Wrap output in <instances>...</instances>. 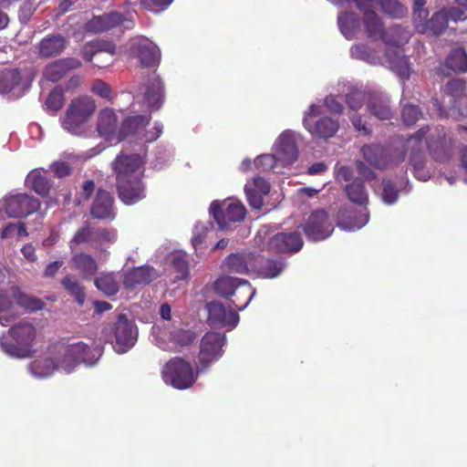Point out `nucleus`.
Wrapping results in <instances>:
<instances>
[{
    "instance_id": "nucleus-18",
    "label": "nucleus",
    "mask_w": 467,
    "mask_h": 467,
    "mask_svg": "<svg viewBox=\"0 0 467 467\" xmlns=\"http://www.w3.org/2000/svg\"><path fill=\"white\" fill-rule=\"evenodd\" d=\"M143 164V161L139 153L125 155L119 153L111 162L112 171L116 174V188L120 183L122 174L126 179L134 175Z\"/></svg>"
},
{
    "instance_id": "nucleus-19",
    "label": "nucleus",
    "mask_w": 467,
    "mask_h": 467,
    "mask_svg": "<svg viewBox=\"0 0 467 467\" xmlns=\"http://www.w3.org/2000/svg\"><path fill=\"white\" fill-rule=\"evenodd\" d=\"M429 128H420L415 134L408 138L406 147L410 148L409 162L412 166L415 175H419L425 167V155L422 151L424 139L429 132Z\"/></svg>"
},
{
    "instance_id": "nucleus-21",
    "label": "nucleus",
    "mask_w": 467,
    "mask_h": 467,
    "mask_svg": "<svg viewBox=\"0 0 467 467\" xmlns=\"http://www.w3.org/2000/svg\"><path fill=\"white\" fill-rule=\"evenodd\" d=\"M304 241L299 233H277L268 242V247L275 253H297L303 247Z\"/></svg>"
},
{
    "instance_id": "nucleus-13",
    "label": "nucleus",
    "mask_w": 467,
    "mask_h": 467,
    "mask_svg": "<svg viewBox=\"0 0 467 467\" xmlns=\"http://www.w3.org/2000/svg\"><path fill=\"white\" fill-rule=\"evenodd\" d=\"M143 176L144 172L140 170L128 179L123 174L120 176L117 192L120 201L125 204H134L146 197V185L142 182Z\"/></svg>"
},
{
    "instance_id": "nucleus-61",
    "label": "nucleus",
    "mask_w": 467,
    "mask_h": 467,
    "mask_svg": "<svg viewBox=\"0 0 467 467\" xmlns=\"http://www.w3.org/2000/svg\"><path fill=\"white\" fill-rule=\"evenodd\" d=\"M91 90L97 96L102 98H110L111 96L110 86H109L108 83L104 82V80L101 79H97L94 81L91 87Z\"/></svg>"
},
{
    "instance_id": "nucleus-63",
    "label": "nucleus",
    "mask_w": 467,
    "mask_h": 467,
    "mask_svg": "<svg viewBox=\"0 0 467 467\" xmlns=\"http://www.w3.org/2000/svg\"><path fill=\"white\" fill-rule=\"evenodd\" d=\"M162 130L163 125L161 124V122H154L152 130L144 132L143 141H145L146 143H150V141L156 140V139L160 138Z\"/></svg>"
},
{
    "instance_id": "nucleus-59",
    "label": "nucleus",
    "mask_w": 467,
    "mask_h": 467,
    "mask_svg": "<svg viewBox=\"0 0 467 467\" xmlns=\"http://www.w3.org/2000/svg\"><path fill=\"white\" fill-rule=\"evenodd\" d=\"M284 267L285 264L281 261H268L263 267V273L265 277H276V275L281 274Z\"/></svg>"
},
{
    "instance_id": "nucleus-31",
    "label": "nucleus",
    "mask_w": 467,
    "mask_h": 467,
    "mask_svg": "<svg viewBox=\"0 0 467 467\" xmlns=\"http://www.w3.org/2000/svg\"><path fill=\"white\" fill-rule=\"evenodd\" d=\"M143 100L150 109H159L164 100V86L162 80L153 76L146 85Z\"/></svg>"
},
{
    "instance_id": "nucleus-10",
    "label": "nucleus",
    "mask_w": 467,
    "mask_h": 467,
    "mask_svg": "<svg viewBox=\"0 0 467 467\" xmlns=\"http://www.w3.org/2000/svg\"><path fill=\"white\" fill-rule=\"evenodd\" d=\"M426 144L431 156L438 161L451 160L457 150V143L452 133L444 127L436 128Z\"/></svg>"
},
{
    "instance_id": "nucleus-55",
    "label": "nucleus",
    "mask_w": 467,
    "mask_h": 467,
    "mask_svg": "<svg viewBox=\"0 0 467 467\" xmlns=\"http://www.w3.org/2000/svg\"><path fill=\"white\" fill-rule=\"evenodd\" d=\"M117 233L114 229L98 228L93 229V242L112 243L116 240Z\"/></svg>"
},
{
    "instance_id": "nucleus-62",
    "label": "nucleus",
    "mask_w": 467,
    "mask_h": 467,
    "mask_svg": "<svg viewBox=\"0 0 467 467\" xmlns=\"http://www.w3.org/2000/svg\"><path fill=\"white\" fill-rule=\"evenodd\" d=\"M447 16H448V21L453 20V21H460V20H466L467 19V10L465 7L461 6V5L458 4L457 6H451L447 9Z\"/></svg>"
},
{
    "instance_id": "nucleus-37",
    "label": "nucleus",
    "mask_w": 467,
    "mask_h": 467,
    "mask_svg": "<svg viewBox=\"0 0 467 467\" xmlns=\"http://www.w3.org/2000/svg\"><path fill=\"white\" fill-rule=\"evenodd\" d=\"M410 32L400 24H394L384 29L383 42L389 46H403L410 40Z\"/></svg>"
},
{
    "instance_id": "nucleus-3",
    "label": "nucleus",
    "mask_w": 467,
    "mask_h": 467,
    "mask_svg": "<svg viewBox=\"0 0 467 467\" xmlns=\"http://www.w3.org/2000/svg\"><path fill=\"white\" fill-rule=\"evenodd\" d=\"M103 334L118 353H126L138 340V328L126 315L119 313L116 320L104 326Z\"/></svg>"
},
{
    "instance_id": "nucleus-12",
    "label": "nucleus",
    "mask_w": 467,
    "mask_h": 467,
    "mask_svg": "<svg viewBox=\"0 0 467 467\" xmlns=\"http://www.w3.org/2000/svg\"><path fill=\"white\" fill-rule=\"evenodd\" d=\"M302 228L307 239L311 242H320V240L327 239L335 230V226L329 221V214L326 210L313 211Z\"/></svg>"
},
{
    "instance_id": "nucleus-51",
    "label": "nucleus",
    "mask_w": 467,
    "mask_h": 467,
    "mask_svg": "<svg viewBox=\"0 0 467 467\" xmlns=\"http://www.w3.org/2000/svg\"><path fill=\"white\" fill-rule=\"evenodd\" d=\"M45 77L47 80L57 81L60 80L63 77H65V70L63 67V58H59L58 60L53 61L48 64L44 71Z\"/></svg>"
},
{
    "instance_id": "nucleus-39",
    "label": "nucleus",
    "mask_w": 467,
    "mask_h": 467,
    "mask_svg": "<svg viewBox=\"0 0 467 467\" xmlns=\"http://www.w3.org/2000/svg\"><path fill=\"white\" fill-rule=\"evenodd\" d=\"M448 27V13L446 11H436L428 20L426 19L422 32L434 34L435 36H439L444 32V30Z\"/></svg>"
},
{
    "instance_id": "nucleus-60",
    "label": "nucleus",
    "mask_w": 467,
    "mask_h": 467,
    "mask_svg": "<svg viewBox=\"0 0 467 467\" xmlns=\"http://www.w3.org/2000/svg\"><path fill=\"white\" fill-rule=\"evenodd\" d=\"M61 284L69 293H78V291H82L79 281L76 276H74V275H66L61 280Z\"/></svg>"
},
{
    "instance_id": "nucleus-15",
    "label": "nucleus",
    "mask_w": 467,
    "mask_h": 467,
    "mask_svg": "<svg viewBox=\"0 0 467 467\" xmlns=\"http://www.w3.org/2000/svg\"><path fill=\"white\" fill-rule=\"evenodd\" d=\"M39 207V200L26 193L9 195L4 200L5 212L9 217H26V215L35 213Z\"/></svg>"
},
{
    "instance_id": "nucleus-32",
    "label": "nucleus",
    "mask_w": 467,
    "mask_h": 467,
    "mask_svg": "<svg viewBox=\"0 0 467 467\" xmlns=\"http://www.w3.org/2000/svg\"><path fill=\"white\" fill-rule=\"evenodd\" d=\"M237 288L255 291L248 280L241 279V277L228 276V275H223L213 283V289L216 293H233Z\"/></svg>"
},
{
    "instance_id": "nucleus-45",
    "label": "nucleus",
    "mask_w": 467,
    "mask_h": 467,
    "mask_svg": "<svg viewBox=\"0 0 467 467\" xmlns=\"http://www.w3.org/2000/svg\"><path fill=\"white\" fill-rule=\"evenodd\" d=\"M89 242H94V229L91 228L89 223H85L72 236L69 247L73 250L76 246L80 245V244Z\"/></svg>"
},
{
    "instance_id": "nucleus-28",
    "label": "nucleus",
    "mask_w": 467,
    "mask_h": 467,
    "mask_svg": "<svg viewBox=\"0 0 467 467\" xmlns=\"http://www.w3.org/2000/svg\"><path fill=\"white\" fill-rule=\"evenodd\" d=\"M155 277L156 273L153 267H134L124 275L123 284L126 288H140L150 284Z\"/></svg>"
},
{
    "instance_id": "nucleus-20",
    "label": "nucleus",
    "mask_w": 467,
    "mask_h": 467,
    "mask_svg": "<svg viewBox=\"0 0 467 467\" xmlns=\"http://www.w3.org/2000/svg\"><path fill=\"white\" fill-rule=\"evenodd\" d=\"M90 214L98 220H114L117 213L110 192L99 188L90 208Z\"/></svg>"
},
{
    "instance_id": "nucleus-9",
    "label": "nucleus",
    "mask_w": 467,
    "mask_h": 467,
    "mask_svg": "<svg viewBox=\"0 0 467 467\" xmlns=\"http://www.w3.org/2000/svg\"><path fill=\"white\" fill-rule=\"evenodd\" d=\"M210 211L222 230L230 229L232 223L243 221L246 214L244 203L236 200L213 201Z\"/></svg>"
},
{
    "instance_id": "nucleus-8",
    "label": "nucleus",
    "mask_w": 467,
    "mask_h": 467,
    "mask_svg": "<svg viewBox=\"0 0 467 467\" xmlns=\"http://www.w3.org/2000/svg\"><path fill=\"white\" fill-rule=\"evenodd\" d=\"M361 153L366 161L377 169H388L404 161L407 156L406 148L384 147L381 144H365Z\"/></svg>"
},
{
    "instance_id": "nucleus-17",
    "label": "nucleus",
    "mask_w": 467,
    "mask_h": 467,
    "mask_svg": "<svg viewBox=\"0 0 467 467\" xmlns=\"http://www.w3.org/2000/svg\"><path fill=\"white\" fill-rule=\"evenodd\" d=\"M369 220L368 208L355 210L352 207H341L337 214V224L340 229L354 231L365 226Z\"/></svg>"
},
{
    "instance_id": "nucleus-49",
    "label": "nucleus",
    "mask_w": 467,
    "mask_h": 467,
    "mask_svg": "<svg viewBox=\"0 0 467 467\" xmlns=\"http://www.w3.org/2000/svg\"><path fill=\"white\" fill-rule=\"evenodd\" d=\"M466 90V83L462 79L449 80L442 88V93L453 99V104L457 98L463 96Z\"/></svg>"
},
{
    "instance_id": "nucleus-35",
    "label": "nucleus",
    "mask_w": 467,
    "mask_h": 467,
    "mask_svg": "<svg viewBox=\"0 0 467 467\" xmlns=\"http://www.w3.org/2000/svg\"><path fill=\"white\" fill-rule=\"evenodd\" d=\"M345 192L348 200L354 202V204L367 208L368 204V192L362 179H354L352 182L347 184Z\"/></svg>"
},
{
    "instance_id": "nucleus-25",
    "label": "nucleus",
    "mask_w": 467,
    "mask_h": 467,
    "mask_svg": "<svg viewBox=\"0 0 467 467\" xmlns=\"http://www.w3.org/2000/svg\"><path fill=\"white\" fill-rule=\"evenodd\" d=\"M150 119V115H135L125 119L119 127L117 141L125 140L129 136L143 135ZM141 140H144L143 136Z\"/></svg>"
},
{
    "instance_id": "nucleus-48",
    "label": "nucleus",
    "mask_w": 467,
    "mask_h": 467,
    "mask_svg": "<svg viewBox=\"0 0 467 467\" xmlns=\"http://www.w3.org/2000/svg\"><path fill=\"white\" fill-rule=\"evenodd\" d=\"M426 4L427 0H412V18L417 28L421 32L423 25L430 16L428 9L425 7Z\"/></svg>"
},
{
    "instance_id": "nucleus-7",
    "label": "nucleus",
    "mask_w": 467,
    "mask_h": 467,
    "mask_svg": "<svg viewBox=\"0 0 467 467\" xmlns=\"http://www.w3.org/2000/svg\"><path fill=\"white\" fill-rule=\"evenodd\" d=\"M225 343L226 337L222 332L209 331L204 334L200 342L196 373L205 372L223 357Z\"/></svg>"
},
{
    "instance_id": "nucleus-33",
    "label": "nucleus",
    "mask_w": 467,
    "mask_h": 467,
    "mask_svg": "<svg viewBox=\"0 0 467 467\" xmlns=\"http://www.w3.org/2000/svg\"><path fill=\"white\" fill-rule=\"evenodd\" d=\"M71 264L73 268L77 269L84 278L92 277L98 271L96 259L85 252L75 254L71 258Z\"/></svg>"
},
{
    "instance_id": "nucleus-47",
    "label": "nucleus",
    "mask_w": 467,
    "mask_h": 467,
    "mask_svg": "<svg viewBox=\"0 0 467 467\" xmlns=\"http://www.w3.org/2000/svg\"><path fill=\"white\" fill-rule=\"evenodd\" d=\"M27 180L31 182L32 189L40 195H47L51 189V182L41 172H30Z\"/></svg>"
},
{
    "instance_id": "nucleus-43",
    "label": "nucleus",
    "mask_w": 467,
    "mask_h": 467,
    "mask_svg": "<svg viewBox=\"0 0 467 467\" xmlns=\"http://www.w3.org/2000/svg\"><path fill=\"white\" fill-rule=\"evenodd\" d=\"M224 264L229 271L236 272V274H247L248 255L245 254H231L227 255Z\"/></svg>"
},
{
    "instance_id": "nucleus-36",
    "label": "nucleus",
    "mask_w": 467,
    "mask_h": 467,
    "mask_svg": "<svg viewBox=\"0 0 467 467\" xmlns=\"http://www.w3.org/2000/svg\"><path fill=\"white\" fill-rule=\"evenodd\" d=\"M431 102L440 119L452 118L457 121H467V99L462 105L458 106V108L457 106H451L449 110L443 107L442 103H441L436 97H433Z\"/></svg>"
},
{
    "instance_id": "nucleus-52",
    "label": "nucleus",
    "mask_w": 467,
    "mask_h": 467,
    "mask_svg": "<svg viewBox=\"0 0 467 467\" xmlns=\"http://www.w3.org/2000/svg\"><path fill=\"white\" fill-rule=\"evenodd\" d=\"M64 103L65 93L63 89L57 88V87H56L54 89L50 90L46 100L47 109L58 110L62 109Z\"/></svg>"
},
{
    "instance_id": "nucleus-1",
    "label": "nucleus",
    "mask_w": 467,
    "mask_h": 467,
    "mask_svg": "<svg viewBox=\"0 0 467 467\" xmlns=\"http://www.w3.org/2000/svg\"><path fill=\"white\" fill-rule=\"evenodd\" d=\"M53 348L57 354V366L67 373L72 372L80 363L93 366L101 356V350L99 348H90L83 341L77 343L59 341L53 345Z\"/></svg>"
},
{
    "instance_id": "nucleus-57",
    "label": "nucleus",
    "mask_w": 467,
    "mask_h": 467,
    "mask_svg": "<svg viewBox=\"0 0 467 467\" xmlns=\"http://www.w3.org/2000/svg\"><path fill=\"white\" fill-rule=\"evenodd\" d=\"M277 161L276 155H261L256 157L254 161V164L256 169L261 171H269L275 167Z\"/></svg>"
},
{
    "instance_id": "nucleus-41",
    "label": "nucleus",
    "mask_w": 467,
    "mask_h": 467,
    "mask_svg": "<svg viewBox=\"0 0 467 467\" xmlns=\"http://www.w3.org/2000/svg\"><path fill=\"white\" fill-rule=\"evenodd\" d=\"M95 285L102 293H117L119 291V279L114 273H102L96 277Z\"/></svg>"
},
{
    "instance_id": "nucleus-22",
    "label": "nucleus",
    "mask_w": 467,
    "mask_h": 467,
    "mask_svg": "<svg viewBox=\"0 0 467 467\" xmlns=\"http://www.w3.org/2000/svg\"><path fill=\"white\" fill-rule=\"evenodd\" d=\"M67 36L60 33H53L44 36L37 44V54L40 58L57 57L61 55L67 47Z\"/></svg>"
},
{
    "instance_id": "nucleus-42",
    "label": "nucleus",
    "mask_w": 467,
    "mask_h": 467,
    "mask_svg": "<svg viewBox=\"0 0 467 467\" xmlns=\"http://www.w3.org/2000/svg\"><path fill=\"white\" fill-rule=\"evenodd\" d=\"M337 24L344 36L351 37L359 26V18L357 14L349 11L348 13L342 14L338 16Z\"/></svg>"
},
{
    "instance_id": "nucleus-11",
    "label": "nucleus",
    "mask_w": 467,
    "mask_h": 467,
    "mask_svg": "<svg viewBox=\"0 0 467 467\" xmlns=\"http://www.w3.org/2000/svg\"><path fill=\"white\" fill-rule=\"evenodd\" d=\"M135 20L130 16H125L119 11H109L102 16H93L85 24L84 28L88 33H103L119 26V25L125 30H131L135 27Z\"/></svg>"
},
{
    "instance_id": "nucleus-50",
    "label": "nucleus",
    "mask_w": 467,
    "mask_h": 467,
    "mask_svg": "<svg viewBox=\"0 0 467 467\" xmlns=\"http://www.w3.org/2000/svg\"><path fill=\"white\" fill-rule=\"evenodd\" d=\"M170 338L177 345L187 346L195 340L196 334L194 331L185 330V328H175L171 332Z\"/></svg>"
},
{
    "instance_id": "nucleus-53",
    "label": "nucleus",
    "mask_w": 467,
    "mask_h": 467,
    "mask_svg": "<svg viewBox=\"0 0 467 467\" xmlns=\"http://www.w3.org/2000/svg\"><path fill=\"white\" fill-rule=\"evenodd\" d=\"M421 115L422 112L420 108L416 105H410V103H409V105L403 106L401 110L402 120L408 126L414 125V123L418 121Z\"/></svg>"
},
{
    "instance_id": "nucleus-54",
    "label": "nucleus",
    "mask_w": 467,
    "mask_h": 467,
    "mask_svg": "<svg viewBox=\"0 0 467 467\" xmlns=\"http://www.w3.org/2000/svg\"><path fill=\"white\" fill-rule=\"evenodd\" d=\"M366 99V93L359 89H352L346 95V102L350 109H362Z\"/></svg>"
},
{
    "instance_id": "nucleus-44",
    "label": "nucleus",
    "mask_w": 467,
    "mask_h": 467,
    "mask_svg": "<svg viewBox=\"0 0 467 467\" xmlns=\"http://www.w3.org/2000/svg\"><path fill=\"white\" fill-rule=\"evenodd\" d=\"M381 11L392 19H402L408 14V9L399 0H379Z\"/></svg>"
},
{
    "instance_id": "nucleus-4",
    "label": "nucleus",
    "mask_w": 467,
    "mask_h": 467,
    "mask_svg": "<svg viewBox=\"0 0 467 467\" xmlns=\"http://www.w3.org/2000/svg\"><path fill=\"white\" fill-rule=\"evenodd\" d=\"M9 334L16 344L6 343L0 337V346L5 353L11 357L28 358L33 354V344L36 337V327L30 322L20 321L9 329Z\"/></svg>"
},
{
    "instance_id": "nucleus-38",
    "label": "nucleus",
    "mask_w": 467,
    "mask_h": 467,
    "mask_svg": "<svg viewBox=\"0 0 467 467\" xmlns=\"http://www.w3.org/2000/svg\"><path fill=\"white\" fill-rule=\"evenodd\" d=\"M57 366V354L53 358H41L40 359H35L29 364L31 372L36 377H48L58 369Z\"/></svg>"
},
{
    "instance_id": "nucleus-64",
    "label": "nucleus",
    "mask_w": 467,
    "mask_h": 467,
    "mask_svg": "<svg viewBox=\"0 0 467 467\" xmlns=\"http://www.w3.org/2000/svg\"><path fill=\"white\" fill-rule=\"evenodd\" d=\"M356 168L359 175L363 177L365 180H374L376 174L369 166L366 165L363 161L358 160L356 161Z\"/></svg>"
},
{
    "instance_id": "nucleus-40",
    "label": "nucleus",
    "mask_w": 467,
    "mask_h": 467,
    "mask_svg": "<svg viewBox=\"0 0 467 467\" xmlns=\"http://www.w3.org/2000/svg\"><path fill=\"white\" fill-rule=\"evenodd\" d=\"M22 81V74L17 67H6L0 71V93H9Z\"/></svg>"
},
{
    "instance_id": "nucleus-27",
    "label": "nucleus",
    "mask_w": 467,
    "mask_h": 467,
    "mask_svg": "<svg viewBox=\"0 0 467 467\" xmlns=\"http://www.w3.org/2000/svg\"><path fill=\"white\" fill-rule=\"evenodd\" d=\"M304 126L312 135L319 138H332L337 134L339 123L332 118H320L317 121H311L309 118H304Z\"/></svg>"
},
{
    "instance_id": "nucleus-14",
    "label": "nucleus",
    "mask_w": 467,
    "mask_h": 467,
    "mask_svg": "<svg viewBox=\"0 0 467 467\" xmlns=\"http://www.w3.org/2000/svg\"><path fill=\"white\" fill-rule=\"evenodd\" d=\"M11 295H13L18 306H22L28 312H35V310L42 309L45 306V302H43L42 299L36 298V296H30V294L27 293H0V313H2L0 315V323L3 326H8L10 323L8 316L4 315V313L8 312L13 306Z\"/></svg>"
},
{
    "instance_id": "nucleus-29",
    "label": "nucleus",
    "mask_w": 467,
    "mask_h": 467,
    "mask_svg": "<svg viewBox=\"0 0 467 467\" xmlns=\"http://www.w3.org/2000/svg\"><path fill=\"white\" fill-rule=\"evenodd\" d=\"M277 161L283 164L294 163L298 158V148L296 140L289 133H282L277 139Z\"/></svg>"
},
{
    "instance_id": "nucleus-56",
    "label": "nucleus",
    "mask_w": 467,
    "mask_h": 467,
    "mask_svg": "<svg viewBox=\"0 0 467 467\" xmlns=\"http://www.w3.org/2000/svg\"><path fill=\"white\" fill-rule=\"evenodd\" d=\"M399 192L396 185L391 181H383L382 199L388 204H392L398 201Z\"/></svg>"
},
{
    "instance_id": "nucleus-30",
    "label": "nucleus",
    "mask_w": 467,
    "mask_h": 467,
    "mask_svg": "<svg viewBox=\"0 0 467 467\" xmlns=\"http://www.w3.org/2000/svg\"><path fill=\"white\" fill-rule=\"evenodd\" d=\"M367 108L370 115L379 119H390L393 112L389 99L381 93L371 92L368 95Z\"/></svg>"
},
{
    "instance_id": "nucleus-24",
    "label": "nucleus",
    "mask_w": 467,
    "mask_h": 467,
    "mask_svg": "<svg viewBox=\"0 0 467 467\" xmlns=\"http://www.w3.org/2000/svg\"><path fill=\"white\" fill-rule=\"evenodd\" d=\"M271 185L269 182L255 176L252 182H248L244 186V192L247 201L252 208L261 209L264 204V196L269 194Z\"/></svg>"
},
{
    "instance_id": "nucleus-26",
    "label": "nucleus",
    "mask_w": 467,
    "mask_h": 467,
    "mask_svg": "<svg viewBox=\"0 0 467 467\" xmlns=\"http://www.w3.org/2000/svg\"><path fill=\"white\" fill-rule=\"evenodd\" d=\"M97 130L106 140L116 139L119 128V119L114 109H101L98 115Z\"/></svg>"
},
{
    "instance_id": "nucleus-5",
    "label": "nucleus",
    "mask_w": 467,
    "mask_h": 467,
    "mask_svg": "<svg viewBox=\"0 0 467 467\" xmlns=\"http://www.w3.org/2000/svg\"><path fill=\"white\" fill-rule=\"evenodd\" d=\"M96 103L89 96H79L70 100L62 119V128L71 134H80L93 115Z\"/></svg>"
},
{
    "instance_id": "nucleus-34",
    "label": "nucleus",
    "mask_w": 467,
    "mask_h": 467,
    "mask_svg": "<svg viewBox=\"0 0 467 467\" xmlns=\"http://www.w3.org/2000/svg\"><path fill=\"white\" fill-rule=\"evenodd\" d=\"M362 22L368 36L383 40L384 23L376 11L365 10Z\"/></svg>"
},
{
    "instance_id": "nucleus-6",
    "label": "nucleus",
    "mask_w": 467,
    "mask_h": 467,
    "mask_svg": "<svg viewBox=\"0 0 467 467\" xmlns=\"http://www.w3.org/2000/svg\"><path fill=\"white\" fill-rule=\"evenodd\" d=\"M192 363L182 357L171 358L163 366L161 376L164 382L178 389H189L197 379Z\"/></svg>"
},
{
    "instance_id": "nucleus-58",
    "label": "nucleus",
    "mask_w": 467,
    "mask_h": 467,
    "mask_svg": "<svg viewBox=\"0 0 467 467\" xmlns=\"http://www.w3.org/2000/svg\"><path fill=\"white\" fill-rule=\"evenodd\" d=\"M143 8L150 12H160L167 8L173 0H139Z\"/></svg>"
},
{
    "instance_id": "nucleus-46",
    "label": "nucleus",
    "mask_w": 467,
    "mask_h": 467,
    "mask_svg": "<svg viewBox=\"0 0 467 467\" xmlns=\"http://www.w3.org/2000/svg\"><path fill=\"white\" fill-rule=\"evenodd\" d=\"M171 264L177 273L175 280H185L189 275V262L187 254H180V252L172 254Z\"/></svg>"
},
{
    "instance_id": "nucleus-23",
    "label": "nucleus",
    "mask_w": 467,
    "mask_h": 467,
    "mask_svg": "<svg viewBox=\"0 0 467 467\" xmlns=\"http://www.w3.org/2000/svg\"><path fill=\"white\" fill-rule=\"evenodd\" d=\"M449 70L453 72L467 71V51L463 47L451 49L445 58L444 64L439 65L436 68L438 77H448Z\"/></svg>"
},
{
    "instance_id": "nucleus-16",
    "label": "nucleus",
    "mask_w": 467,
    "mask_h": 467,
    "mask_svg": "<svg viewBox=\"0 0 467 467\" xmlns=\"http://www.w3.org/2000/svg\"><path fill=\"white\" fill-rule=\"evenodd\" d=\"M130 54L143 67H156L161 59L158 46L147 38H139L130 45Z\"/></svg>"
},
{
    "instance_id": "nucleus-2",
    "label": "nucleus",
    "mask_w": 467,
    "mask_h": 467,
    "mask_svg": "<svg viewBox=\"0 0 467 467\" xmlns=\"http://www.w3.org/2000/svg\"><path fill=\"white\" fill-rule=\"evenodd\" d=\"M237 294L229 293L223 294L224 296L229 300L228 307L221 302H217V300H212V302H207L205 304V309L207 312V323L212 327H229L234 328L236 327L239 322V316L237 314V310H243L247 306L249 301L252 300L254 294H250L245 303L243 305H237L234 296Z\"/></svg>"
}]
</instances>
